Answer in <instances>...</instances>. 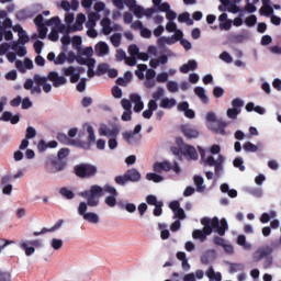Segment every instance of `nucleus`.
Segmentation results:
<instances>
[{"mask_svg": "<svg viewBox=\"0 0 281 281\" xmlns=\"http://www.w3.org/2000/svg\"><path fill=\"white\" fill-rule=\"evenodd\" d=\"M199 65L196 64V60L191 59L187 64H183L180 67L181 74H188V71H194Z\"/></svg>", "mask_w": 281, "mask_h": 281, "instance_id": "obj_26", "label": "nucleus"}, {"mask_svg": "<svg viewBox=\"0 0 281 281\" xmlns=\"http://www.w3.org/2000/svg\"><path fill=\"white\" fill-rule=\"evenodd\" d=\"M23 65H24L25 69L34 68V63L30 58L24 59V64L21 60L15 61L16 69H20V70L23 69Z\"/></svg>", "mask_w": 281, "mask_h": 281, "instance_id": "obj_29", "label": "nucleus"}, {"mask_svg": "<svg viewBox=\"0 0 281 281\" xmlns=\"http://www.w3.org/2000/svg\"><path fill=\"white\" fill-rule=\"evenodd\" d=\"M72 172L78 179H93L98 175V167L92 164L81 162L74 167Z\"/></svg>", "mask_w": 281, "mask_h": 281, "instance_id": "obj_5", "label": "nucleus"}, {"mask_svg": "<svg viewBox=\"0 0 281 281\" xmlns=\"http://www.w3.org/2000/svg\"><path fill=\"white\" fill-rule=\"evenodd\" d=\"M259 12L263 16H271L273 14V7H261Z\"/></svg>", "mask_w": 281, "mask_h": 281, "instance_id": "obj_49", "label": "nucleus"}, {"mask_svg": "<svg viewBox=\"0 0 281 281\" xmlns=\"http://www.w3.org/2000/svg\"><path fill=\"white\" fill-rule=\"evenodd\" d=\"M47 79L53 82V87H55V89L63 87V85H67V78L59 76L56 71L48 72Z\"/></svg>", "mask_w": 281, "mask_h": 281, "instance_id": "obj_12", "label": "nucleus"}, {"mask_svg": "<svg viewBox=\"0 0 281 281\" xmlns=\"http://www.w3.org/2000/svg\"><path fill=\"white\" fill-rule=\"evenodd\" d=\"M233 166L238 168L240 172H245V166L243 165V158H235L233 161Z\"/></svg>", "mask_w": 281, "mask_h": 281, "instance_id": "obj_51", "label": "nucleus"}, {"mask_svg": "<svg viewBox=\"0 0 281 281\" xmlns=\"http://www.w3.org/2000/svg\"><path fill=\"white\" fill-rule=\"evenodd\" d=\"M11 49L16 52L18 56H25L27 54V48H25V46L19 45V42H12Z\"/></svg>", "mask_w": 281, "mask_h": 281, "instance_id": "obj_28", "label": "nucleus"}, {"mask_svg": "<svg viewBox=\"0 0 281 281\" xmlns=\"http://www.w3.org/2000/svg\"><path fill=\"white\" fill-rule=\"evenodd\" d=\"M249 194H251L252 196H256L257 199H260V196H262V189L260 188L250 189Z\"/></svg>", "mask_w": 281, "mask_h": 281, "instance_id": "obj_61", "label": "nucleus"}, {"mask_svg": "<svg viewBox=\"0 0 281 281\" xmlns=\"http://www.w3.org/2000/svg\"><path fill=\"white\" fill-rule=\"evenodd\" d=\"M201 225H203V229H194L192 233V237L195 240H201V243H205L207 240V236H210L213 232H216L218 236H225V232L229 229L227 225V220L218 217H203L201 220Z\"/></svg>", "mask_w": 281, "mask_h": 281, "instance_id": "obj_3", "label": "nucleus"}, {"mask_svg": "<svg viewBox=\"0 0 281 281\" xmlns=\"http://www.w3.org/2000/svg\"><path fill=\"white\" fill-rule=\"evenodd\" d=\"M44 43L42 42V41H36L34 44H33V47H34V49H35V52L37 53V54H41V52H43V47H44Z\"/></svg>", "mask_w": 281, "mask_h": 281, "instance_id": "obj_64", "label": "nucleus"}, {"mask_svg": "<svg viewBox=\"0 0 281 281\" xmlns=\"http://www.w3.org/2000/svg\"><path fill=\"white\" fill-rule=\"evenodd\" d=\"M101 189H102V194H104V192H108V194H111V196H117V190L111 184H105Z\"/></svg>", "mask_w": 281, "mask_h": 281, "instance_id": "obj_40", "label": "nucleus"}, {"mask_svg": "<svg viewBox=\"0 0 281 281\" xmlns=\"http://www.w3.org/2000/svg\"><path fill=\"white\" fill-rule=\"evenodd\" d=\"M179 23H187L188 25H194V20L190 18V14L188 12L181 13L178 16Z\"/></svg>", "mask_w": 281, "mask_h": 281, "instance_id": "obj_31", "label": "nucleus"}, {"mask_svg": "<svg viewBox=\"0 0 281 281\" xmlns=\"http://www.w3.org/2000/svg\"><path fill=\"white\" fill-rule=\"evenodd\" d=\"M99 135L101 137H117V135H120V127L114 126L109 128V126L103 124L99 128Z\"/></svg>", "mask_w": 281, "mask_h": 281, "instance_id": "obj_14", "label": "nucleus"}, {"mask_svg": "<svg viewBox=\"0 0 281 281\" xmlns=\"http://www.w3.org/2000/svg\"><path fill=\"white\" fill-rule=\"evenodd\" d=\"M181 150H182V155L188 159H191L193 161H196V159H199V153H196V148H194V146L189 144H183L181 146Z\"/></svg>", "mask_w": 281, "mask_h": 281, "instance_id": "obj_13", "label": "nucleus"}, {"mask_svg": "<svg viewBox=\"0 0 281 281\" xmlns=\"http://www.w3.org/2000/svg\"><path fill=\"white\" fill-rule=\"evenodd\" d=\"M69 148H60L57 153V159L65 161L69 157Z\"/></svg>", "mask_w": 281, "mask_h": 281, "instance_id": "obj_39", "label": "nucleus"}, {"mask_svg": "<svg viewBox=\"0 0 281 281\" xmlns=\"http://www.w3.org/2000/svg\"><path fill=\"white\" fill-rule=\"evenodd\" d=\"M115 58L119 63H122V60H126V52H124L123 49H117Z\"/></svg>", "mask_w": 281, "mask_h": 281, "instance_id": "obj_57", "label": "nucleus"}, {"mask_svg": "<svg viewBox=\"0 0 281 281\" xmlns=\"http://www.w3.org/2000/svg\"><path fill=\"white\" fill-rule=\"evenodd\" d=\"M63 74H64V76L70 77L71 85H76V82H78V80H80V74H85V68H82V67L76 68L74 66H69V67L63 69Z\"/></svg>", "mask_w": 281, "mask_h": 281, "instance_id": "obj_8", "label": "nucleus"}, {"mask_svg": "<svg viewBox=\"0 0 281 281\" xmlns=\"http://www.w3.org/2000/svg\"><path fill=\"white\" fill-rule=\"evenodd\" d=\"M26 139H34V137H36V130L32 126H29L26 128Z\"/></svg>", "mask_w": 281, "mask_h": 281, "instance_id": "obj_54", "label": "nucleus"}, {"mask_svg": "<svg viewBox=\"0 0 281 281\" xmlns=\"http://www.w3.org/2000/svg\"><path fill=\"white\" fill-rule=\"evenodd\" d=\"M213 95L214 98H223L225 95V90L221 87H215L213 89Z\"/></svg>", "mask_w": 281, "mask_h": 281, "instance_id": "obj_55", "label": "nucleus"}, {"mask_svg": "<svg viewBox=\"0 0 281 281\" xmlns=\"http://www.w3.org/2000/svg\"><path fill=\"white\" fill-rule=\"evenodd\" d=\"M95 21H98V13H94V12L89 13L88 21L86 23L88 36H98V31L93 29L95 27Z\"/></svg>", "mask_w": 281, "mask_h": 281, "instance_id": "obj_10", "label": "nucleus"}, {"mask_svg": "<svg viewBox=\"0 0 281 281\" xmlns=\"http://www.w3.org/2000/svg\"><path fill=\"white\" fill-rule=\"evenodd\" d=\"M223 5H226L227 12H232L233 14H237V12H243V9L236 5V2L232 0H220Z\"/></svg>", "mask_w": 281, "mask_h": 281, "instance_id": "obj_23", "label": "nucleus"}, {"mask_svg": "<svg viewBox=\"0 0 281 281\" xmlns=\"http://www.w3.org/2000/svg\"><path fill=\"white\" fill-rule=\"evenodd\" d=\"M59 194H61V196H64L65 199L71 200L74 199V196H76V194L74 193V191L67 189L66 187H63L59 190Z\"/></svg>", "mask_w": 281, "mask_h": 281, "instance_id": "obj_35", "label": "nucleus"}, {"mask_svg": "<svg viewBox=\"0 0 281 281\" xmlns=\"http://www.w3.org/2000/svg\"><path fill=\"white\" fill-rule=\"evenodd\" d=\"M87 133H88V144H95V131L93 130V126L88 125Z\"/></svg>", "mask_w": 281, "mask_h": 281, "instance_id": "obj_36", "label": "nucleus"}, {"mask_svg": "<svg viewBox=\"0 0 281 281\" xmlns=\"http://www.w3.org/2000/svg\"><path fill=\"white\" fill-rule=\"evenodd\" d=\"M272 252H273V249L269 246H267L266 248H260L255 254V261L260 262L262 258H267V256H271Z\"/></svg>", "mask_w": 281, "mask_h": 281, "instance_id": "obj_21", "label": "nucleus"}, {"mask_svg": "<svg viewBox=\"0 0 281 281\" xmlns=\"http://www.w3.org/2000/svg\"><path fill=\"white\" fill-rule=\"evenodd\" d=\"M181 131L187 139H196L199 137V131L191 125H182Z\"/></svg>", "mask_w": 281, "mask_h": 281, "instance_id": "obj_18", "label": "nucleus"}, {"mask_svg": "<svg viewBox=\"0 0 281 281\" xmlns=\"http://www.w3.org/2000/svg\"><path fill=\"white\" fill-rule=\"evenodd\" d=\"M65 60H67V55L65 53H60L55 59V65H65Z\"/></svg>", "mask_w": 281, "mask_h": 281, "instance_id": "obj_58", "label": "nucleus"}, {"mask_svg": "<svg viewBox=\"0 0 281 281\" xmlns=\"http://www.w3.org/2000/svg\"><path fill=\"white\" fill-rule=\"evenodd\" d=\"M243 148H244L245 153H258V147L256 145H254L251 142H246L243 145Z\"/></svg>", "mask_w": 281, "mask_h": 281, "instance_id": "obj_37", "label": "nucleus"}, {"mask_svg": "<svg viewBox=\"0 0 281 281\" xmlns=\"http://www.w3.org/2000/svg\"><path fill=\"white\" fill-rule=\"evenodd\" d=\"M74 49H80L82 47V37L81 36H74L71 40Z\"/></svg>", "mask_w": 281, "mask_h": 281, "instance_id": "obj_45", "label": "nucleus"}, {"mask_svg": "<svg viewBox=\"0 0 281 281\" xmlns=\"http://www.w3.org/2000/svg\"><path fill=\"white\" fill-rule=\"evenodd\" d=\"M194 93L201 100L202 104H207L210 102V98L205 95V88L203 87H195Z\"/></svg>", "mask_w": 281, "mask_h": 281, "instance_id": "obj_25", "label": "nucleus"}, {"mask_svg": "<svg viewBox=\"0 0 281 281\" xmlns=\"http://www.w3.org/2000/svg\"><path fill=\"white\" fill-rule=\"evenodd\" d=\"M34 82L38 85L40 87H43V91L45 93H49L52 91V85L47 83V80H49L47 77H41L40 75H34L33 77Z\"/></svg>", "mask_w": 281, "mask_h": 281, "instance_id": "obj_15", "label": "nucleus"}, {"mask_svg": "<svg viewBox=\"0 0 281 281\" xmlns=\"http://www.w3.org/2000/svg\"><path fill=\"white\" fill-rule=\"evenodd\" d=\"M225 164V156L218 155L217 159L214 156H207L204 160V165L209 166L210 168L214 167L215 175H218L221 170H223V165Z\"/></svg>", "mask_w": 281, "mask_h": 281, "instance_id": "obj_7", "label": "nucleus"}, {"mask_svg": "<svg viewBox=\"0 0 281 281\" xmlns=\"http://www.w3.org/2000/svg\"><path fill=\"white\" fill-rule=\"evenodd\" d=\"M146 203L148 205H157L158 203H161V201H157V196L149 194L146 196Z\"/></svg>", "mask_w": 281, "mask_h": 281, "instance_id": "obj_53", "label": "nucleus"}, {"mask_svg": "<svg viewBox=\"0 0 281 281\" xmlns=\"http://www.w3.org/2000/svg\"><path fill=\"white\" fill-rule=\"evenodd\" d=\"M159 106L160 109H173L177 106V100L166 97L160 101Z\"/></svg>", "mask_w": 281, "mask_h": 281, "instance_id": "obj_27", "label": "nucleus"}, {"mask_svg": "<svg viewBox=\"0 0 281 281\" xmlns=\"http://www.w3.org/2000/svg\"><path fill=\"white\" fill-rule=\"evenodd\" d=\"M27 245H30L27 241H22L20 247L21 249H24L26 256H32L36 249L34 247H29Z\"/></svg>", "mask_w": 281, "mask_h": 281, "instance_id": "obj_38", "label": "nucleus"}, {"mask_svg": "<svg viewBox=\"0 0 281 281\" xmlns=\"http://www.w3.org/2000/svg\"><path fill=\"white\" fill-rule=\"evenodd\" d=\"M74 19H75L74 13H66L65 19H64V21L66 23L65 25H68V27H70L71 23H74Z\"/></svg>", "mask_w": 281, "mask_h": 281, "instance_id": "obj_62", "label": "nucleus"}, {"mask_svg": "<svg viewBox=\"0 0 281 281\" xmlns=\"http://www.w3.org/2000/svg\"><path fill=\"white\" fill-rule=\"evenodd\" d=\"M221 60H223L224 63H233L234 58H232V55H229V53L227 52H223L220 55Z\"/></svg>", "mask_w": 281, "mask_h": 281, "instance_id": "obj_59", "label": "nucleus"}, {"mask_svg": "<svg viewBox=\"0 0 281 281\" xmlns=\"http://www.w3.org/2000/svg\"><path fill=\"white\" fill-rule=\"evenodd\" d=\"M159 12H166V19L169 21L166 24L167 32L173 33V36H183V31L177 27V23L172 22L175 19H177V12L170 10V3L162 2V4L159 7Z\"/></svg>", "mask_w": 281, "mask_h": 281, "instance_id": "obj_4", "label": "nucleus"}, {"mask_svg": "<svg viewBox=\"0 0 281 281\" xmlns=\"http://www.w3.org/2000/svg\"><path fill=\"white\" fill-rule=\"evenodd\" d=\"M101 27H102V32L105 36H109V34H111V32H122L121 25L113 24L111 26V20L109 18H104L103 20H101Z\"/></svg>", "mask_w": 281, "mask_h": 281, "instance_id": "obj_9", "label": "nucleus"}, {"mask_svg": "<svg viewBox=\"0 0 281 281\" xmlns=\"http://www.w3.org/2000/svg\"><path fill=\"white\" fill-rule=\"evenodd\" d=\"M123 139H125L127 144H139L142 135L134 134V132H125L123 133Z\"/></svg>", "mask_w": 281, "mask_h": 281, "instance_id": "obj_22", "label": "nucleus"}, {"mask_svg": "<svg viewBox=\"0 0 281 281\" xmlns=\"http://www.w3.org/2000/svg\"><path fill=\"white\" fill-rule=\"evenodd\" d=\"M193 181H194V184H195V188H196L195 189L196 192H205V186H203V183H204L203 177L194 176Z\"/></svg>", "mask_w": 281, "mask_h": 281, "instance_id": "obj_30", "label": "nucleus"}, {"mask_svg": "<svg viewBox=\"0 0 281 281\" xmlns=\"http://www.w3.org/2000/svg\"><path fill=\"white\" fill-rule=\"evenodd\" d=\"M170 170H172V164L168 160L154 164V172H170Z\"/></svg>", "mask_w": 281, "mask_h": 281, "instance_id": "obj_20", "label": "nucleus"}, {"mask_svg": "<svg viewBox=\"0 0 281 281\" xmlns=\"http://www.w3.org/2000/svg\"><path fill=\"white\" fill-rule=\"evenodd\" d=\"M50 246L53 247V249H55V251L63 249V239L53 238L50 240Z\"/></svg>", "mask_w": 281, "mask_h": 281, "instance_id": "obj_43", "label": "nucleus"}, {"mask_svg": "<svg viewBox=\"0 0 281 281\" xmlns=\"http://www.w3.org/2000/svg\"><path fill=\"white\" fill-rule=\"evenodd\" d=\"M2 27H4V36H12V31L18 34V36H27V33L23 27L19 24L12 25V20L10 18H5L2 22Z\"/></svg>", "mask_w": 281, "mask_h": 281, "instance_id": "obj_6", "label": "nucleus"}, {"mask_svg": "<svg viewBox=\"0 0 281 281\" xmlns=\"http://www.w3.org/2000/svg\"><path fill=\"white\" fill-rule=\"evenodd\" d=\"M233 109H237V111H241L243 106H245V102L239 98H236L232 101Z\"/></svg>", "mask_w": 281, "mask_h": 281, "instance_id": "obj_46", "label": "nucleus"}, {"mask_svg": "<svg viewBox=\"0 0 281 281\" xmlns=\"http://www.w3.org/2000/svg\"><path fill=\"white\" fill-rule=\"evenodd\" d=\"M146 179L147 181H154V183H161L164 181V177L153 172L147 173Z\"/></svg>", "mask_w": 281, "mask_h": 281, "instance_id": "obj_34", "label": "nucleus"}, {"mask_svg": "<svg viewBox=\"0 0 281 281\" xmlns=\"http://www.w3.org/2000/svg\"><path fill=\"white\" fill-rule=\"evenodd\" d=\"M165 90L164 88H157V91L153 93L154 100H159L160 98H164Z\"/></svg>", "mask_w": 281, "mask_h": 281, "instance_id": "obj_63", "label": "nucleus"}, {"mask_svg": "<svg viewBox=\"0 0 281 281\" xmlns=\"http://www.w3.org/2000/svg\"><path fill=\"white\" fill-rule=\"evenodd\" d=\"M85 21H87V16L82 13L77 15L76 22L72 26L63 24L59 16H53L45 21L43 14H38L34 19V23L37 27L40 36H47L49 30L50 33L48 36H58L59 34H61V36H69V34H72V32L82 31V23H85Z\"/></svg>", "mask_w": 281, "mask_h": 281, "instance_id": "obj_1", "label": "nucleus"}, {"mask_svg": "<svg viewBox=\"0 0 281 281\" xmlns=\"http://www.w3.org/2000/svg\"><path fill=\"white\" fill-rule=\"evenodd\" d=\"M179 38H181V36H171V37H160L158 40V44L161 45V43H167V45H175V43L179 42Z\"/></svg>", "mask_w": 281, "mask_h": 281, "instance_id": "obj_33", "label": "nucleus"}, {"mask_svg": "<svg viewBox=\"0 0 281 281\" xmlns=\"http://www.w3.org/2000/svg\"><path fill=\"white\" fill-rule=\"evenodd\" d=\"M132 30H138L140 32V36H150L151 32L150 30L144 27V24H142V21H135L131 24Z\"/></svg>", "mask_w": 281, "mask_h": 281, "instance_id": "obj_24", "label": "nucleus"}, {"mask_svg": "<svg viewBox=\"0 0 281 281\" xmlns=\"http://www.w3.org/2000/svg\"><path fill=\"white\" fill-rule=\"evenodd\" d=\"M79 196L86 199L87 202H80L78 206V214L82 216L87 223L98 225L100 223V216L94 212H87L88 207H98L100 205V198L102 196V187L93 184L90 190H86L79 193Z\"/></svg>", "mask_w": 281, "mask_h": 281, "instance_id": "obj_2", "label": "nucleus"}, {"mask_svg": "<svg viewBox=\"0 0 281 281\" xmlns=\"http://www.w3.org/2000/svg\"><path fill=\"white\" fill-rule=\"evenodd\" d=\"M164 202H158L154 209V216H161L164 214Z\"/></svg>", "mask_w": 281, "mask_h": 281, "instance_id": "obj_50", "label": "nucleus"}, {"mask_svg": "<svg viewBox=\"0 0 281 281\" xmlns=\"http://www.w3.org/2000/svg\"><path fill=\"white\" fill-rule=\"evenodd\" d=\"M130 100L134 102V113H142L144 111V101H142V97L137 93H132L130 95Z\"/></svg>", "mask_w": 281, "mask_h": 281, "instance_id": "obj_16", "label": "nucleus"}, {"mask_svg": "<svg viewBox=\"0 0 281 281\" xmlns=\"http://www.w3.org/2000/svg\"><path fill=\"white\" fill-rule=\"evenodd\" d=\"M232 20H228L226 22H220V30H224L225 32H228V30H232Z\"/></svg>", "mask_w": 281, "mask_h": 281, "instance_id": "obj_56", "label": "nucleus"}, {"mask_svg": "<svg viewBox=\"0 0 281 281\" xmlns=\"http://www.w3.org/2000/svg\"><path fill=\"white\" fill-rule=\"evenodd\" d=\"M114 181H115L116 186H126L128 183V179L126 178V173H124L123 176H116L114 178Z\"/></svg>", "mask_w": 281, "mask_h": 281, "instance_id": "obj_44", "label": "nucleus"}, {"mask_svg": "<svg viewBox=\"0 0 281 281\" xmlns=\"http://www.w3.org/2000/svg\"><path fill=\"white\" fill-rule=\"evenodd\" d=\"M125 177L127 178V182L131 181L132 183H137L142 181V173L135 168L128 169L125 172Z\"/></svg>", "mask_w": 281, "mask_h": 281, "instance_id": "obj_19", "label": "nucleus"}, {"mask_svg": "<svg viewBox=\"0 0 281 281\" xmlns=\"http://www.w3.org/2000/svg\"><path fill=\"white\" fill-rule=\"evenodd\" d=\"M124 3L137 19L144 16V7L137 4V0H124Z\"/></svg>", "mask_w": 281, "mask_h": 281, "instance_id": "obj_11", "label": "nucleus"}, {"mask_svg": "<svg viewBox=\"0 0 281 281\" xmlns=\"http://www.w3.org/2000/svg\"><path fill=\"white\" fill-rule=\"evenodd\" d=\"M109 71V65L106 64H99L97 67V76H102Z\"/></svg>", "mask_w": 281, "mask_h": 281, "instance_id": "obj_47", "label": "nucleus"}, {"mask_svg": "<svg viewBox=\"0 0 281 281\" xmlns=\"http://www.w3.org/2000/svg\"><path fill=\"white\" fill-rule=\"evenodd\" d=\"M226 115H227V117H229V120H236V117H238V115H240V110L234 109V108H229L226 111Z\"/></svg>", "mask_w": 281, "mask_h": 281, "instance_id": "obj_42", "label": "nucleus"}, {"mask_svg": "<svg viewBox=\"0 0 281 281\" xmlns=\"http://www.w3.org/2000/svg\"><path fill=\"white\" fill-rule=\"evenodd\" d=\"M86 89H87V79L81 78L77 85V91H79V93H82L85 92Z\"/></svg>", "mask_w": 281, "mask_h": 281, "instance_id": "obj_52", "label": "nucleus"}, {"mask_svg": "<svg viewBox=\"0 0 281 281\" xmlns=\"http://www.w3.org/2000/svg\"><path fill=\"white\" fill-rule=\"evenodd\" d=\"M167 89L170 93H177L179 91V85L176 81H168Z\"/></svg>", "mask_w": 281, "mask_h": 281, "instance_id": "obj_48", "label": "nucleus"}, {"mask_svg": "<svg viewBox=\"0 0 281 281\" xmlns=\"http://www.w3.org/2000/svg\"><path fill=\"white\" fill-rule=\"evenodd\" d=\"M95 12H104V16H109L111 14V11L106 9V4L104 2H97L94 4Z\"/></svg>", "mask_w": 281, "mask_h": 281, "instance_id": "obj_32", "label": "nucleus"}, {"mask_svg": "<svg viewBox=\"0 0 281 281\" xmlns=\"http://www.w3.org/2000/svg\"><path fill=\"white\" fill-rule=\"evenodd\" d=\"M128 54H130L131 56H138V54H139V47H137V45H135V44L130 45V47H128Z\"/></svg>", "mask_w": 281, "mask_h": 281, "instance_id": "obj_60", "label": "nucleus"}, {"mask_svg": "<svg viewBox=\"0 0 281 281\" xmlns=\"http://www.w3.org/2000/svg\"><path fill=\"white\" fill-rule=\"evenodd\" d=\"M104 201L108 207H115L117 205V195H109Z\"/></svg>", "mask_w": 281, "mask_h": 281, "instance_id": "obj_41", "label": "nucleus"}, {"mask_svg": "<svg viewBox=\"0 0 281 281\" xmlns=\"http://www.w3.org/2000/svg\"><path fill=\"white\" fill-rule=\"evenodd\" d=\"M50 165L54 170L52 172H63L67 168V160H60L56 157L49 158Z\"/></svg>", "mask_w": 281, "mask_h": 281, "instance_id": "obj_17", "label": "nucleus"}]
</instances>
